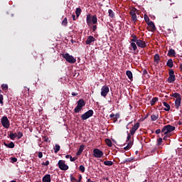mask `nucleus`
Wrapping results in <instances>:
<instances>
[{
    "mask_svg": "<svg viewBox=\"0 0 182 182\" xmlns=\"http://www.w3.org/2000/svg\"><path fill=\"white\" fill-rule=\"evenodd\" d=\"M178 124L179 126H181V124H182V121H178Z\"/></svg>",
    "mask_w": 182,
    "mask_h": 182,
    "instance_id": "69168bd1",
    "label": "nucleus"
},
{
    "mask_svg": "<svg viewBox=\"0 0 182 182\" xmlns=\"http://www.w3.org/2000/svg\"><path fill=\"white\" fill-rule=\"evenodd\" d=\"M132 161H133V159L128 158L125 160V161H124V163H132Z\"/></svg>",
    "mask_w": 182,
    "mask_h": 182,
    "instance_id": "09e8293b",
    "label": "nucleus"
},
{
    "mask_svg": "<svg viewBox=\"0 0 182 182\" xmlns=\"http://www.w3.org/2000/svg\"><path fill=\"white\" fill-rule=\"evenodd\" d=\"M147 25L149 26L150 31H156V26L153 21H150Z\"/></svg>",
    "mask_w": 182,
    "mask_h": 182,
    "instance_id": "a211bd4d",
    "label": "nucleus"
},
{
    "mask_svg": "<svg viewBox=\"0 0 182 182\" xmlns=\"http://www.w3.org/2000/svg\"><path fill=\"white\" fill-rule=\"evenodd\" d=\"M9 136L11 140H15V139H16V137L18 136V134L10 132V134H9Z\"/></svg>",
    "mask_w": 182,
    "mask_h": 182,
    "instance_id": "6ab92c4d",
    "label": "nucleus"
},
{
    "mask_svg": "<svg viewBox=\"0 0 182 182\" xmlns=\"http://www.w3.org/2000/svg\"><path fill=\"white\" fill-rule=\"evenodd\" d=\"M1 123L5 129H9L11 126V123L9 122V119H8V117L4 116L1 119Z\"/></svg>",
    "mask_w": 182,
    "mask_h": 182,
    "instance_id": "423d86ee",
    "label": "nucleus"
},
{
    "mask_svg": "<svg viewBox=\"0 0 182 182\" xmlns=\"http://www.w3.org/2000/svg\"><path fill=\"white\" fill-rule=\"evenodd\" d=\"M72 96H77V93H76V92H72Z\"/></svg>",
    "mask_w": 182,
    "mask_h": 182,
    "instance_id": "0e129e2a",
    "label": "nucleus"
},
{
    "mask_svg": "<svg viewBox=\"0 0 182 182\" xmlns=\"http://www.w3.org/2000/svg\"><path fill=\"white\" fill-rule=\"evenodd\" d=\"M48 139H49V138H48L47 136H44V137L43 138V140L44 141H48Z\"/></svg>",
    "mask_w": 182,
    "mask_h": 182,
    "instance_id": "13d9d810",
    "label": "nucleus"
},
{
    "mask_svg": "<svg viewBox=\"0 0 182 182\" xmlns=\"http://www.w3.org/2000/svg\"><path fill=\"white\" fill-rule=\"evenodd\" d=\"M93 110L92 109H90L87 112H86L85 113H84L82 115H81V119L82 120H87V119H89L90 117H92V116H93Z\"/></svg>",
    "mask_w": 182,
    "mask_h": 182,
    "instance_id": "6e6552de",
    "label": "nucleus"
},
{
    "mask_svg": "<svg viewBox=\"0 0 182 182\" xmlns=\"http://www.w3.org/2000/svg\"><path fill=\"white\" fill-rule=\"evenodd\" d=\"M38 158L39 159H42V157H43V154L42 152H38Z\"/></svg>",
    "mask_w": 182,
    "mask_h": 182,
    "instance_id": "5fc2aeb1",
    "label": "nucleus"
},
{
    "mask_svg": "<svg viewBox=\"0 0 182 182\" xmlns=\"http://www.w3.org/2000/svg\"><path fill=\"white\" fill-rule=\"evenodd\" d=\"M168 55L169 57L176 56V50L173 49H169Z\"/></svg>",
    "mask_w": 182,
    "mask_h": 182,
    "instance_id": "b1692460",
    "label": "nucleus"
},
{
    "mask_svg": "<svg viewBox=\"0 0 182 182\" xmlns=\"http://www.w3.org/2000/svg\"><path fill=\"white\" fill-rule=\"evenodd\" d=\"M163 105L165 106V108L164 109L165 111H169L171 109V106L167 102H163Z\"/></svg>",
    "mask_w": 182,
    "mask_h": 182,
    "instance_id": "393cba45",
    "label": "nucleus"
},
{
    "mask_svg": "<svg viewBox=\"0 0 182 182\" xmlns=\"http://www.w3.org/2000/svg\"><path fill=\"white\" fill-rule=\"evenodd\" d=\"M166 65L169 68H172L173 66V62L172 59L168 60V62L166 63Z\"/></svg>",
    "mask_w": 182,
    "mask_h": 182,
    "instance_id": "c85d7f7f",
    "label": "nucleus"
},
{
    "mask_svg": "<svg viewBox=\"0 0 182 182\" xmlns=\"http://www.w3.org/2000/svg\"><path fill=\"white\" fill-rule=\"evenodd\" d=\"M109 92H110L109 87L106 85L102 86V87L101 88V96H102V97H106Z\"/></svg>",
    "mask_w": 182,
    "mask_h": 182,
    "instance_id": "9d476101",
    "label": "nucleus"
},
{
    "mask_svg": "<svg viewBox=\"0 0 182 182\" xmlns=\"http://www.w3.org/2000/svg\"><path fill=\"white\" fill-rule=\"evenodd\" d=\"M4 144L8 149H14L15 147V144L13 141H11L9 144L6 142H4Z\"/></svg>",
    "mask_w": 182,
    "mask_h": 182,
    "instance_id": "f3484780",
    "label": "nucleus"
},
{
    "mask_svg": "<svg viewBox=\"0 0 182 182\" xmlns=\"http://www.w3.org/2000/svg\"><path fill=\"white\" fill-rule=\"evenodd\" d=\"M127 141H130V139H132V134H129V132H127Z\"/></svg>",
    "mask_w": 182,
    "mask_h": 182,
    "instance_id": "49530a36",
    "label": "nucleus"
},
{
    "mask_svg": "<svg viewBox=\"0 0 182 182\" xmlns=\"http://www.w3.org/2000/svg\"><path fill=\"white\" fill-rule=\"evenodd\" d=\"M139 127H140V122H136L130 129V134L132 136H134V133L137 132V130L139 129Z\"/></svg>",
    "mask_w": 182,
    "mask_h": 182,
    "instance_id": "9b49d317",
    "label": "nucleus"
},
{
    "mask_svg": "<svg viewBox=\"0 0 182 182\" xmlns=\"http://www.w3.org/2000/svg\"><path fill=\"white\" fill-rule=\"evenodd\" d=\"M113 122L114 123H116V122H117V119H116V117H114Z\"/></svg>",
    "mask_w": 182,
    "mask_h": 182,
    "instance_id": "e2e57ef3",
    "label": "nucleus"
},
{
    "mask_svg": "<svg viewBox=\"0 0 182 182\" xmlns=\"http://www.w3.org/2000/svg\"><path fill=\"white\" fill-rule=\"evenodd\" d=\"M144 21L147 24L150 23V18H149V16L146 14L144 15Z\"/></svg>",
    "mask_w": 182,
    "mask_h": 182,
    "instance_id": "a19ab883",
    "label": "nucleus"
},
{
    "mask_svg": "<svg viewBox=\"0 0 182 182\" xmlns=\"http://www.w3.org/2000/svg\"><path fill=\"white\" fill-rule=\"evenodd\" d=\"M92 22L94 25H96V23H97V16L93 15L92 16V15L87 14V24L88 25V26H90V25H92Z\"/></svg>",
    "mask_w": 182,
    "mask_h": 182,
    "instance_id": "7ed1b4c3",
    "label": "nucleus"
},
{
    "mask_svg": "<svg viewBox=\"0 0 182 182\" xmlns=\"http://www.w3.org/2000/svg\"><path fill=\"white\" fill-rule=\"evenodd\" d=\"M87 182H92V179L88 178L87 181Z\"/></svg>",
    "mask_w": 182,
    "mask_h": 182,
    "instance_id": "774afa93",
    "label": "nucleus"
},
{
    "mask_svg": "<svg viewBox=\"0 0 182 182\" xmlns=\"http://www.w3.org/2000/svg\"><path fill=\"white\" fill-rule=\"evenodd\" d=\"M172 97H173L176 98V100H178V98L181 97V95L176 92V93H173Z\"/></svg>",
    "mask_w": 182,
    "mask_h": 182,
    "instance_id": "37998d69",
    "label": "nucleus"
},
{
    "mask_svg": "<svg viewBox=\"0 0 182 182\" xmlns=\"http://www.w3.org/2000/svg\"><path fill=\"white\" fill-rule=\"evenodd\" d=\"M159 101V97H154L151 100V106H154V105H156V102Z\"/></svg>",
    "mask_w": 182,
    "mask_h": 182,
    "instance_id": "7c9ffc66",
    "label": "nucleus"
},
{
    "mask_svg": "<svg viewBox=\"0 0 182 182\" xmlns=\"http://www.w3.org/2000/svg\"><path fill=\"white\" fill-rule=\"evenodd\" d=\"M0 93H2V90H0ZM0 104L4 105V95L0 94Z\"/></svg>",
    "mask_w": 182,
    "mask_h": 182,
    "instance_id": "58836bf2",
    "label": "nucleus"
},
{
    "mask_svg": "<svg viewBox=\"0 0 182 182\" xmlns=\"http://www.w3.org/2000/svg\"><path fill=\"white\" fill-rule=\"evenodd\" d=\"M181 97H178V99H176V101H175V105H176V108L177 109H179V107H181Z\"/></svg>",
    "mask_w": 182,
    "mask_h": 182,
    "instance_id": "dca6fc26",
    "label": "nucleus"
},
{
    "mask_svg": "<svg viewBox=\"0 0 182 182\" xmlns=\"http://www.w3.org/2000/svg\"><path fill=\"white\" fill-rule=\"evenodd\" d=\"M62 57L65 59L68 63H76V59L73 55H70L69 53L62 54Z\"/></svg>",
    "mask_w": 182,
    "mask_h": 182,
    "instance_id": "39448f33",
    "label": "nucleus"
},
{
    "mask_svg": "<svg viewBox=\"0 0 182 182\" xmlns=\"http://www.w3.org/2000/svg\"><path fill=\"white\" fill-rule=\"evenodd\" d=\"M86 106V102H85V100L83 99H80L77 102V106L74 109L75 113H79L80 111L82 110L83 107Z\"/></svg>",
    "mask_w": 182,
    "mask_h": 182,
    "instance_id": "f03ea898",
    "label": "nucleus"
},
{
    "mask_svg": "<svg viewBox=\"0 0 182 182\" xmlns=\"http://www.w3.org/2000/svg\"><path fill=\"white\" fill-rule=\"evenodd\" d=\"M114 117H115V119H119V117H120V114H116Z\"/></svg>",
    "mask_w": 182,
    "mask_h": 182,
    "instance_id": "052dcab7",
    "label": "nucleus"
},
{
    "mask_svg": "<svg viewBox=\"0 0 182 182\" xmlns=\"http://www.w3.org/2000/svg\"><path fill=\"white\" fill-rule=\"evenodd\" d=\"M65 159H70V161H76L77 160V157H72L70 155H66Z\"/></svg>",
    "mask_w": 182,
    "mask_h": 182,
    "instance_id": "cd10ccee",
    "label": "nucleus"
},
{
    "mask_svg": "<svg viewBox=\"0 0 182 182\" xmlns=\"http://www.w3.org/2000/svg\"><path fill=\"white\" fill-rule=\"evenodd\" d=\"M126 75L131 81H133V73L132 71L127 70Z\"/></svg>",
    "mask_w": 182,
    "mask_h": 182,
    "instance_id": "aec40b11",
    "label": "nucleus"
},
{
    "mask_svg": "<svg viewBox=\"0 0 182 182\" xmlns=\"http://www.w3.org/2000/svg\"><path fill=\"white\" fill-rule=\"evenodd\" d=\"M109 117H110L111 119H113V118L115 117V114H113V113H112V114L109 115Z\"/></svg>",
    "mask_w": 182,
    "mask_h": 182,
    "instance_id": "bf43d9fd",
    "label": "nucleus"
},
{
    "mask_svg": "<svg viewBox=\"0 0 182 182\" xmlns=\"http://www.w3.org/2000/svg\"><path fill=\"white\" fill-rule=\"evenodd\" d=\"M49 161H46V162L42 163V166H49Z\"/></svg>",
    "mask_w": 182,
    "mask_h": 182,
    "instance_id": "603ef678",
    "label": "nucleus"
},
{
    "mask_svg": "<svg viewBox=\"0 0 182 182\" xmlns=\"http://www.w3.org/2000/svg\"><path fill=\"white\" fill-rule=\"evenodd\" d=\"M105 166H113V161H104Z\"/></svg>",
    "mask_w": 182,
    "mask_h": 182,
    "instance_id": "f704fd0d",
    "label": "nucleus"
},
{
    "mask_svg": "<svg viewBox=\"0 0 182 182\" xmlns=\"http://www.w3.org/2000/svg\"><path fill=\"white\" fill-rule=\"evenodd\" d=\"M136 14H139V11L137 10V9L133 7L132 9L130 11V15L132 16V15H136Z\"/></svg>",
    "mask_w": 182,
    "mask_h": 182,
    "instance_id": "a878e982",
    "label": "nucleus"
},
{
    "mask_svg": "<svg viewBox=\"0 0 182 182\" xmlns=\"http://www.w3.org/2000/svg\"><path fill=\"white\" fill-rule=\"evenodd\" d=\"M132 146H133V141H128L127 145L125 147H124V150H126V151L130 150V149H132Z\"/></svg>",
    "mask_w": 182,
    "mask_h": 182,
    "instance_id": "4be33fe9",
    "label": "nucleus"
},
{
    "mask_svg": "<svg viewBox=\"0 0 182 182\" xmlns=\"http://www.w3.org/2000/svg\"><path fill=\"white\" fill-rule=\"evenodd\" d=\"M151 119L152 122H154L155 120H157V119H159V114H153L151 116Z\"/></svg>",
    "mask_w": 182,
    "mask_h": 182,
    "instance_id": "473e14b6",
    "label": "nucleus"
},
{
    "mask_svg": "<svg viewBox=\"0 0 182 182\" xmlns=\"http://www.w3.org/2000/svg\"><path fill=\"white\" fill-rule=\"evenodd\" d=\"M1 89L2 90H8V85L6 84L1 85Z\"/></svg>",
    "mask_w": 182,
    "mask_h": 182,
    "instance_id": "a18cd8bd",
    "label": "nucleus"
},
{
    "mask_svg": "<svg viewBox=\"0 0 182 182\" xmlns=\"http://www.w3.org/2000/svg\"><path fill=\"white\" fill-rule=\"evenodd\" d=\"M63 26H68V18H65L62 21Z\"/></svg>",
    "mask_w": 182,
    "mask_h": 182,
    "instance_id": "4c0bfd02",
    "label": "nucleus"
},
{
    "mask_svg": "<svg viewBox=\"0 0 182 182\" xmlns=\"http://www.w3.org/2000/svg\"><path fill=\"white\" fill-rule=\"evenodd\" d=\"M80 14H82V9L77 8L75 10V15L77 18H79V16H80Z\"/></svg>",
    "mask_w": 182,
    "mask_h": 182,
    "instance_id": "bb28decb",
    "label": "nucleus"
},
{
    "mask_svg": "<svg viewBox=\"0 0 182 182\" xmlns=\"http://www.w3.org/2000/svg\"><path fill=\"white\" fill-rule=\"evenodd\" d=\"M174 130H176V127H172V125L171 124H167L165 125V127H164L161 129V133H162V136L164 140H167L168 137L171 136V132H173Z\"/></svg>",
    "mask_w": 182,
    "mask_h": 182,
    "instance_id": "f257e3e1",
    "label": "nucleus"
},
{
    "mask_svg": "<svg viewBox=\"0 0 182 182\" xmlns=\"http://www.w3.org/2000/svg\"><path fill=\"white\" fill-rule=\"evenodd\" d=\"M143 73H144V75H146L147 74V70H144Z\"/></svg>",
    "mask_w": 182,
    "mask_h": 182,
    "instance_id": "338daca9",
    "label": "nucleus"
},
{
    "mask_svg": "<svg viewBox=\"0 0 182 182\" xmlns=\"http://www.w3.org/2000/svg\"><path fill=\"white\" fill-rule=\"evenodd\" d=\"M79 76V73H75L73 75V77H77Z\"/></svg>",
    "mask_w": 182,
    "mask_h": 182,
    "instance_id": "4d7b16f0",
    "label": "nucleus"
},
{
    "mask_svg": "<svg viewBox=\"0 0 182 182\" xmlns=\"http://www.w3.org/2000/svg\"><path fill=\"white\" fill-rule=\"evenodd\" d=\"M136 46L139 47V48H144L147 46V44L146 43V41L141 40V39H139L137 41H136Z\"/></svg>",
    "mask_w": 182,
    "mask_h": 182,
    "instance_id": "ddd939ff",
    "label": "nucleus"
},
{
    "mask_svg": "<svg viewBox=\"0 0 182 182\" xmlns=\"http://www.w3.org/2000/svg\"><path fill=\"white\" fill-rule=\"evenodd\" d=\"M79 170L80 171H81V173H85V171L86 170V168H85V166L80 165L79 166Z\"/></svg>",
    "mask_w": 182,
    "mask_h": 182,
    "instance_id": "ea45409f",
    "label": "nucleus"
},
{
    "mask_svg": "<svg viewBox=\"0 0 182 182\" xmlns=\"http://www.w3.org/2000/svg\"><path fill=\"white\" fill-rule=\"evenodd\" d=\"M168 80L169 83H173L174 82H176V75H169Z\"/></svg>",
    "mask_w": 182,
    "mask_h": 182,
    "instance_id": "412c9836",
    "label": "nucleus"
},
{
    "mask_svg": "<svg viewBox=\"0 0 182 182\" xmlns=\"http://www.w3.org/2000/svg\"><path fill=\"white\" fill-rule=\"evenodd\" d=\"M83 150H85V145L80 146L79 150L77 151L76 155L80 156V154H82V153L83 152Z\"/></svg>",
    "mask_w": 182,
    "mask_h": 182,
    "instance_id": "5701e85b",
    "label": "nucleus"
},
{
    "mask_svg": "<svg viewBox=\"0 0 182 182\" xmlns=\"http://www.w3.org/2000/svg\"><path fill=\"white\" fill-rule=\"evenodd\" d=\"M11 163H16L18 161V159L15 157H11Z\"/></svg>",
    "mask_w": 182,
    "mask_h": 182,
    "instance_id": "8fccbe9b",
    "label": "nucleus"
},
{
    "mask_svg": "<svg viewBox=\"0 0 182 182\" xmlns=\"http://www.w3.org/2000/svg\"><path fill=\"white\" fill-rule=\"evenodd\" d=\"M175 75V72L173 69H169V76Z\"/></svg>",
    "mask_w": 182,
    "mask_h": 182,
    "instance_id": "3c124183",
    "label": "nucleus"
},
{
    "mask_svg": "<svg viewBox=\"0 0 182 182\" xmlns=\"http://www.w3.org/2000/svg\"><path fill=\"white\" fill-rule=\"evenodd\" d=\"M43 182H50L52 181V178H50V174H46L43 178H42Z\"/></svg>",
    "mask_w": 182,
    "mask_h": 182,
    "instance_id": "2eb2a0df",
    "label": "nucleus"
},
{
    "mask_svg": "<svg viewBox=\"0 0 182 182\" xmlns=\"http://www.w3.org/2000/svg\"><path fill=\"white\" fill-rule=\"evenodd\" d=\"M58 167L60 170H63V171H66V170H69V166L65 164V161L60 160L58 161Z\"/></svg>",
    "mask_w": 182,
    "mask_h": 182,
    "instance_id": "0eeeda50",
    "label": "nucleus"
},
{
    "mask_svg": "<svg viewBox=\"0 0 182 182\" xmlns=\"http://www.w3.org/2000/svg\"><path fill=\"white\" fill-rule=\"evenodd\" d=\"M23 136V134L22 132H18V134H17L18 139H22Z\"/></svg>",
    "mask_w": 182,
    "mask_h": 182,
    "instance_id": "de8ad7c7",
    "label": "nucleus"
},
{
    "mask_svg": "<svg viewBox=\"0 0 182 182\" xmlns=\"http://www.w3.org/2000/svg\"><path fill=\"white\" fill-rule=\"evenodd\" d=\"M131 36L132 38H133L132 39H131V42H133V43L136 42V43L137 41H139V39H137V36L134 34H132Z\"/></svg>",
    "mask_w": 182,
    "mask_h": 182,
    "instance_id": "c756f323",
    "label": "nucleus"
},
{
    "mask_svg": "<svg viewBox=\"0 0 182 182\" xmlns=\"http://www.w3.org/2000/svg\"><path fill=\"white\" fill-rule=\"evenodd\" d=\"M70 181H77V179H76V178H75V176H73V174H70Z\"/></svg>",
    "mask_w": 182,
    "mask_h": 182,
    "instance_id": "79ce46f5",
    "label": "nucleus"
},
{
    "mask_svg": "<svg viewBox=\"0 0 182 182\" xmlns=\"http://www.w3.org/2000/svg\"><path fill=\"white\" fill-rule=\"evenodd\" d=\"M105 143L107 145H108L109 147H112V141L109 139H105Z\"/></svg>",
    "mask_w": 182,
    "mask_h": 182,
    "instance_id": "72a5a7b5",
    "label": "nucleus"
},
{
    "mask_svg": "<svg viewBox=\"0 0 182 182\" xmlns=\"http://www.w3.org/2000/svg\"><path fill=\"white\" fill-rule=\"evenodd\" d=\"M156 134H160V129H158L156 130Z\"/></svg>",
    "mask_w": 182,
    "mask_h": 182,
    "instance_id": "680f3d73",
    "label": "nucleus"
},
{
    "mask_svg": "<svg viewBox=\"0 0 182 182\" xmlns=\"http://www.w3.org/2000/svg\"><path fill=\"white\" fill-rule=\"evenodd\" d=\"M103 154H105V153H103V151L99 149H95L93 150V156L94 157H96V159H100L101 157H103Z\"/></svg>",
    "mask_w": 182,
    "mask_h": 182,
    "instance_id": "1a4fd4ad",
    "label": "nucleus"
},
{
    "mask_svg": "<svg viewBox=\"0 0 182 182\" xmlns=\"http://www.w3.org/2000/svg\"><path fill=\"white\" fill-rule=\"evenodd\" d=\"M73 21H76L77 19V16H76L75 14L72 15Z\"/></svg>",
    "mask_w": 182,
    "mask_h": 182,
    "instance_id": "6e6d98bb",
    "label": "nucleus"
},
{
    "mask_svg": "<svg viewBox=\"0 0 182 182\" xmlns=\"http://www.w3.org/2000/svg\"><path fill=\"white\" fill-rule=\"evenodd\" d=\"M92 32H95L96 31V29H97V26H96V25H94L93 26H92Z\"/></svg>",
    "mask_w": 182,
    "mask_h": 182,
    "instance_id": "864d4df0",
    "label": "nucleus"
},
{
    "mask_svg": "<svg viewBox=\"0 0 182 182\" xmlns=\"http://www.w3.org/2000/svg\"><path fill=\"white\" fill-rule=\"evenodd\" d=\"M160 55L155 54L154 56V66L156 72H160Z\"/></svg>",
    "mask_w": 182,
    "mask_h": 182,
    "instance_id": "20e7f679",
    "label": "nucleus"
},
{
    "mask_svg": "<svg viewBox=\"0 0 182 182\" xmlns=\"http://www.w3.org/2000/svg\"><path fill=\"white\" fill-rule=\"evenodd\" d=\"M131 48H132L133 50L136 51L137 50V46L136 43H131Z\"/></svg>",
    "mask_w": 182,
    "mask_h": 182,
    "instance_id": "e433bc0d",
    "label": "nucleus"
},
{
    "mask_svg": "<svg viewBox=\"0 0 182 182\" xmlns=\"http://www.w3.org/2000/svg\"><path fill=\"white\" fill-rule=\"evenodd\" d=\"M95 41H96V38H95V37L90 36L85 41V43H86V45H90V43H92V42H95Z\"/></svg>",
    "mask_w": 182,
    "mask_h": 182,
    "instance_id": "4468645a",
    "label": "nucleus"
},
{
    "mask_svg": "<svg viewBox=\"0 0 182 182\" xmlns=\"http://www.w3.org/2000/svg\"><path fill=\"white\" fill-rule=\"evenodd\" d=\"M60 150V146L58 144H55V148H54V153H58Z\"/></svg>",
    "mask_w": 182,
    "mask_h": 182,
    "instance_id": "c9c22d12",
    "label": "nucleus"
},
{
    "mask_svg": "<svg viewBox=\"0 0 182 182\" xmlns=\"http://www.w3.org/2000/svg\"><path fill=\"white\" fill-rule=\"evenodd\" d=\"M132 16L133 22H137V16L136 14H133Z\"/></svg>",
    "mask_w": 182,
    "mask_h": 182,
    "instance_id": "c03bdc74",
    "label": "nucleus"
},
{
    "mask_svg": "<svg viewBox=\"0 0 182 182\" xmlns=\"http://www.w3.org/2000/svg\"><path fill=\"white\" fill-rule=\"evenodd\" d=\"M159 151H160V137L157 138V144L153 149L152 153H154V154L156 153L157 156H159Z\"/></svg>",
    "mask_w": 182,
    "mask_h": 182,
    "instance_id": "f8f14e48",
    "label": "nucleus"
},
{
    "mask_svg": "<svg viewBox=\"0 0 182 182\" xmlns=\"http://www.w3.org/2000/svg\"><path fill=\"white\" fill-rule=\"evenodd\" d=\"M109 16L110 18H114V12H113V10L109 9L108 10Z\"/></svg>",
    "mask_w": 182,
    "mask_h": 182,
    "instance_id": "2f4dec72",
    "label": "nucleus"
}]
</instances>
